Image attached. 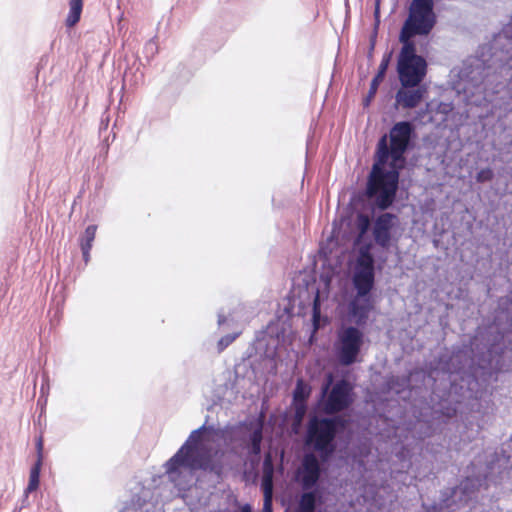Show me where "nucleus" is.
Segmentation results:
<instances>
[{"mask_svg": "<svg viewBox=\"0 0 512 512\" xmlns=\"http://www.w3.org/2000/svg\"><path fill=\"white\" fill-rule=\"evenodd\" d=\"M472 354V347L463 346L442 354L427 375L416 373L424 377L426 386H432V393L430 403L415 414L416 422L411 427L414 437L425 439L441 429L457 415V397L468 398L478 390L479 378L486 374L491 356L483 355L476 361Z\"/></svg>", "mask_w": 512, "mask_h": 512, "instance_id": "nucleus-1", "label": "nucleus"}, {"mask_svg": "<svg viewBox=\"0 0 512 512\" xmlns=\"http://www.w3.org/2000/svg\"><path fill=\"white\" fill-rule=\"evenodd\" d=\"M416 139V127L407 120L396 122L379 138L367 176V194L375 207L385 210L396 202L400 173L407 165L405 155L414 149Z\"/></svg>", "mask_w": 512, "mask_h": 512, "instance_id": "nucleus-2", "label": "nucleus"}, {"mask_svg": "<svg viewBox=\"0 0 512 512\" xmlns=\"http://www.w3.org/2000/svg\"><path fill=\"white\" fill-rule=\"evenodd\" d=\"M364 195L369 202L371 214L358 212L355 218L356 235L353 241L356 247V256L351 270V284L359 290L358 295L364 296L366 292L375 289L376 259L372 252L375 246L388 251L398 241L399 216L375 207L367 194Z\"/></svg>", "mask_w": 512, "mask_h": 512, "instance_id": "nucleus-3", "label": "nucleus"}, {"mask_svg": "<svg viewBox=\"0 0 512 512\" xmlns=\"http://www.w3.org/2000/svg\"><path fill=\"white\" fill-rule=\"evenodd\" d=\"M344 421L338 418L313 417L305 433L307 452L295 473V480L303 493L298 501V512H315L322 503L319 482L327 464L336 453L335 437L345 435Z\"/></svg>", "mask_w": 512, "mask_h": 512, "instance_id": "nucleus-4", "label": "nucleus"}, {"mask_svg": "<svg viewBox=\"0 0 512 512\" xmlns=\"http://www.w3.org/2000/svg\"><path fill=\"white\" fill-rule=\"evenodd\" d=\"M512 24L497 34L491 43L482 45L475 56L463 61L458 77L484 93V98L504 90L512 79Z\"/></svg>", "mask_w": 512, "mask_h": 512, "instance_id": "nucleus-5", "label": "nucleus"}, {"mask_svg": "<svg viewBox=\"0 0 512 512\" xmlns=\"http://www.w3.org/2000/svg\"><path fill=\"white\" fill-rule=\"evenodd\" d=\"M217 429L202 425L193 430L184 444L166 463L169 481L180 491H186L196 481L198 471L219 481L224 471L223 453L211 445Z\"/></svg>", "mask_w": 512, "mask_h": 512, "instance_id": "nucleus-6", "label": "nucleus"}, {"mask_svg": "<svg viewBox=\"0 0 512 512\" xmlns=\"http://www.w3.org/2000/svg\"><path fill=\"white\" fill-rule=\"evenodd\" d=\"M359 290L353 288L348 294L344 322L336 332L334 343L335 357L342 366H350L360 361V353L364 345L363 328L367 325L371 311L374 309L373 290L362 297Z\"/></svg>", "mask_w": 512, "mask_h": 512, "instance_id": "nucleus-7", "label": "nucleus"}, {"mask_svg": "<svg viewBox=\"0 0 512 512\" xmlns=\"http://www.w3.org/2000/svg\"><path fill=\"white\" fill-rule=\"evenodd\" d=\"M354 402V392L352 384L345 378H338L333 372L325 374L320 396L318 399V408L321 413H313L310 415L306 431L313 417L320 418H338L344 421L345 435L340 434L335 437V444L340 440L341 444L346 443L351 436V420L350 410Z\"/></svg>", "mask_w": 512, "mask_h": 512, "instance_id": "nucleus-8", "label": "nucleus"}, {"mask_svg": "<svg viewBox=\"0 0 512 512\" xmlns=\"http://www.w3.org/2000/svg\"><path fill=\"white\" fill-rule=\"evenodd\" d=\"M509 474L508 468L503 467L499 461L491 462L483 474L467 476L459 485L442 491L440 508L455 511L468 506L477 499L478 493L488 489L490 483L498 485L509 477Z\"/></svg>", "mask_w": 512, "mask_h": 512, "instance_id": "nucleus-9", "label": "nucleus"}, {"mask_svg": "<svg viewBox=\"0 0 512 512\" xmlns=\"http://www.w3.org/2000/svg\"><path fill=\"white\" fill-rule=\"evenodd\" d=\"M434 6V0H411L399 32V42H415V37H427L432 32L437 24Z\"/></svg>", "mask_w": 512, "mask_h": 512, "instance_id": "nucleus-10", "label": "nucleus"}, {"mask_svg": "<svg viewBox=\"0 0 512 512\" xmlns=\"http://www.w3.org/2000/svg\"><path fill=\"white\" fill-rule=\"evenodd\" d=\"M401 49L397 56L396 71L402 86L407 84H422L427 74V61L417 54L415 42H400Z\"/></svg>", "mask_w": 512, "mask_h": 512, "instance_id": "nucleus-11", "label": "nucleus"}, {"mask_svg": "<svg viewBox=\"0 0 512 512\" xmlns=\"http://www.w3.org/2000/svg\"><path fill=\"white\" fill-rule=\"evenodd\" d=\"M234 438L241 442V446L248 450L250 456L260 457L263 440L262 424L244 425L234 433Z\"/></svg>", "mask_w": 512, "mask_h": 512, "instance_id": "nucleus-12", "label": "nucleus"}, {"mask_svg": "<svg viewBox=\"0 0 512 512\" xmlns=\"http://www.w3.org/2000/svg\"><path fill=\"white\" fill-rule=\"evenodd\" d=\"M426 92L427 90L422 84L401 85L395 95V108H416L423 101Z\"/></svg>", "mask_w": 512, "mask_h": 512, "instance_id": "nucleus-13", "label": "nucleus"}, {"mask_svg": "<svg viewBox=\"0 0 512 512\" xmlns=\"http://www.w3.org/2000/svg\"><path fill=\"white\" fill-rule=\"evenodd\" d=\"M353 436V430L351 429V436L349 440L341 444L340 440H337V449L336 452L342 453L343 457L347 459H351L354 463L359 465H364V458H366L370 454V447L366 443H360L356 447H350V442Z\"/></svg>", "mask_w": 512, "mask_h": 512, "instance_id": "nucleus-14", "label": "nucleus"}, {"mask_svg": "<svg viewBox=\"0 0 512 512\" xmlns=\"http://www.w3.org/2000/svg\"><path fill=\"white\" fill-rule=\"evenodd\" d=\"M392 55H393L392 51L384 54V56L381 60V63L378 67L377 74L374 76V78L371 81L369 92L363 101L364 106H368L371 103V101L373 100V98L375 97L379 85L385 78V75L387 73L388 67H389L391 59H392Z\"/></svg>", "mask_w": 512, "mask_h": 512, "instance_id": "nucleus-15", "label": "nucleus"}, {"mask_svg": "<svg viewBox=\"0 0 512 512\" xmlns=\"http://www.w3.org/2000/svg\"><path fill=\"white\" fill-rule=\"evenodd\" d=\"M274 464L270 454L266 455L263 461V478L261 489L270 488L273 490Z\"/></svg>", "mask_w": 512, "mask_h": 512, "instance_id": "nucleus-16", "label": "nucleus"}, {"mask_svg": "<svg viewBox=\"0 0 512 512\" xmlns=\"http://www.w3.org/2000/svg\"><path fill=\"white\" fill-rule=\"evenodd\" d=\"M70 11L68 17L66 19V25L68 27L75 26L81 17L82 8H83V0H70Z\"/></svg>", "mask_w": 512, "mask_h": 512, "instance_id": "nucleus-17", "label": "nucleus"}, {"mask_svg": "<svg viewBox=\"0 0 512 512\" xmlns=\"http://www.w3.org/2000/svg\"><path fill=\"white\" fill-rule=\"evenodd\" d=\"M311 389L302 380H298L296 387L293 391V402L307 403V399L310 396Z\"/></svg>", "mask_w": 512, "mask_h": 512, "instance_id": "nucleus-18", "label": "nucleus"}, {"mask_svg": "<svg viewBox=\"0 0 512 512\" xmlns=\"http://www.w3.org/2000/svg\"><path fill=\"white\" fill-rule=\"evenodd\" d=\"M96 230V225H89L86 228L84 234L80 238V247L92 248V243L95 239Z\"/></svg>", "mask_w": 512, "mask_h": 512, "instance_id": "nucleus-19", "label": "nucleus"}, {"mask_svg": "<svg viewBox=\"0 0 512 512\" xmlns=\"http://www.w3.org/2000/svg\"><path fill=\"white\" fill-rule=\"evenodd\" d=\"M218 326L219 328H223L226 326L227 328L234 329L237 326V320L232 314L226 315L223 309L218 312Z\"/></svg>", "mask_w": 512, "mask_h": 512, "instance_id": "nucleus-20", "label": "nucleus"}, {"mask_svg": "<svg viewBox=\"0 0 512 512\" xmlns=\"http://www.w3.org/2000/svg\"><path fill=\"white\" fill-rule=\"evenodd\" d=\"M262 491L264 495L262 512H273V490L265 488Z\"/></svg>", "mask_w": 512, "mask_h": 512, "instance_id": "nucleus-21", "label": "nucleus"}, {"mask_svg": "<svg viewBox=\"0 0 512 512\" xmlns=\"http://www.w3.org/2000/svg\"><path fill=\"white\" fill-rule=\"evenodd\" d=\"M240 333V331H234L230 334L221 337L217 345L219 352L227 348L240 335Z\"/></svg>", "mask_w": 512, "mask_h": 512, "instance_id": "nucleus-22", "label": "nucleus"}, {"mask_svg": "<svg viewBox=\"0 0 512 512\" xmlns=\"http://www.w3.org/2000/svg\"><path fill=\"white\" fill-rule=\"evenodd\" d=\"M295 406V420L298 424H300L307 412V403H301V402H293Z\"/></svg>", "mask_w": 512, "mask_h": 512, "instance_id": "nucleus-23", "label": "nucleus"}, {"mask_svg": "<svg viewBox=\"0 0 512 512\" xmlns=\"http://www.w3.org/2000/svg\"><path fill=\"white\" fill-rule=\"evenodd\" d=\"M476 181L478 183H485V182H489L491 181L493 178H494V172L492 169L490 168H484V169H481L477 174H476Z\"/></svg>", "mask_w": 512, "mask_h": 512, "instance_id": "nucleus-24", "label": "nucleus"}, {"mask_svg": "<svg viewBox=\"0 0 512 512\" xmlns=\"http://www.w3.org/2000/svg\"><path fill=\"white\" fill-rule=\"evenodd\" d=\"M39 483H40V477L29 476V483L25 489V493L29 494V493L35 491L38 488Z\"/></svg>", "mask_w": 512, "mask_h": 512, "instance_id": "nucleus-25", "label": "nucleus"}, {"mask_svg": "<svg viewBox=\"0 0 512 512\" xmlns=\"http://www.w3.org/2000/svg\"><path fill=\"white\" fill-rule=\"evenodd\" d=\"M145 52L153 57L158 52V47L154 39L149 40L145 45Z\"/></svg>", "mask_w": 512, "mask_h": 512, "instance_id": "nucleus-26", "label": "nucleus"}, {"mask_svg": "<svg viewBox=\"0 0 512 512\" xmlns=\"http://www.w3.org/2000/svg\"><path fill=\"white\" fill-rule=\"evenodd\" d=\"M42 465H43V460L42 459H37L36 462L34 463V465L32 466L31 470H30V475L29 476L40 477V472H41Z\"/></svg>", "mask_w": 512, "mask_h": 512, "instance_id": "nucleus-27", "label": "nucleus"}, {"mask_svg": "<svg viewBox=\"0 0 512 512\" xmlns=\"http://www.w3.org/2000/svg\"><path fill=\"white\" fill-rule=\"evenodd\" d=\"M319 318H320L319 311L317 310L316 307H314L313 308V316H312L314 332L317 331L320 327Z\"/></svg>", "mask_w": 512, "mask_h": 512, "instance_id": "nucleus-28", "label": "nucleus"}, {"mask_svg": "<svg viewBox=\"0 0 512 512\" xmlns=\"http://www.w3.org/2000/svg\"><path fill=\"white\" fill-rule=\"evenodd\" d=\"M37 459L43 460V438L40 436L36 442Z\"/></svg>", "mask_w": 512, "mask_h": 512, "instance_id": "nucleus-29", "label": "nucleus"}, {"mask_svg": "<svg viewBox=\"0 0 512 512\" xmlns=\"http://www.w3.org/2000/svg\"><path fill=\"white\" fill-rule=\"evenodd\" d=\"M122 512H148V511L147 510L143 511L140 507H137L136 504L133 503L129 506L124 507Z\"/></svg>", "mask_w": 512, "mask_h": 512, "instance_id": "nucleus-30", "label": "nucleus"}, {"mask_svg": "<svg viewBox=\"0 0 512 512\" xmlns=\"http://www.w3.org/2000/svg\"><path fill=\"white\" fill-rule=\"evenodd\" d=\"M81 250H82L83 260L87 264L89 262V260H90V250H91V248L81 247Z\"/></svg>", "mask_w": 512, "mask_h": 512, "instance_id": "nucleus-31", "label": "nucleus"}, {"mask_svg": "<svg viewBox=\"0 0 512 512\" xmlns=\"http://www.w3.org/2000/svg\"><path fill=\"white\" fill-rule=\"evenodd\" d=\"M374 18H375V29H377V27L380 24V7H378V6H375Z\"/></svg>", "mask_w": 512, "mask_h": 512, "instance_id": "nucleus-32", "label": "nucleus"}, {"mask_svg": "<svg viewBox=\"0 0 512 512\" xmlns=\"http://www.w3.org/2000/svg\"><path fill=\"white\" fill-rule=\"evenodd\" d=\"M28 504V494L25 493L23 500H22V506L19 508V512H21L22 508L25 507Z\"/></svg>", "mask_w": 512, "mask_h": 512, "instance_id": "nucleus-33", "label": "nucleus"}, {"mask_svg": "<svg viewBox=\"0 0 512 512\" xmlns=\"http://www.w3.org/2000/svg\"><path fill=\"white\" fill-rule=\"evenodd\" d=\"M241 512H252V510H251V507L249 505H245L242 508Z\"/></svg>", "mask_w": 512, "mask_h": 512, "instance_id": "nucleus-34", "label": "nucleus"}, {"mask_svg": "<svg viewBox=\"0 0 512 512\" xmlns=\"http://www.w3.org/2000/svg\"><path fill=\"white\" fill-rule=\"evenodd\" d=\"M381 0H375V6L380 7Z\"/></svg>", "mask_w": 512, "mask_h": 512, "instance_id": "nucleus-35", "label": "nucleus"}, {"mask_svg": "<svg viewBox=\"0 0 512 512\" xmlns=\"http://www.w3.org/2000/svg\"><path fill=\"white\" fill-rule=\"evenodd\" d=\"M315 512H322V511H315Z\"/></svg>", "mask_w": 512, "mask_h": 512, "instance_id": "nucleus-36", "label": "nucleus"}]
</instances>
